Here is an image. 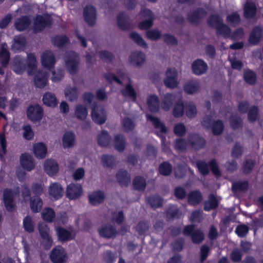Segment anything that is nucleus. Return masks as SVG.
<instances>
[{"label":"nucleus","mask_w":263,"mask_h":263,"mask_svg":"<svg viewBox=\"0 0 263 263\" xmlns=\"http://www.w3.org/2000/svg\"><path fill=\"white\" fill-rule=\"evenodd\" d=\"M80 57L78 53L70 50L64 55L65 65L67 71L71 75L76 74L79 70Z\"/></svg>","instance_id":"nucleus-1"},{"label":"nucleus","mask_w":263,"mask_h":263,"mask_svg":"<svg viewBox=\"0 0 263 263\" xmlns=\"http://www.w3.org/2000/svg\"><path fill=\"white\" fill-rule=\"evenodd\" d=\"M212 117L211 114L203 117L201 122V125L205 129H212L214 135L219 136L224 130V124L222 121L219 119L213 121Z\"/></svg>","instance_id":"nucleus-2"},{"label":"nucleus","mask_w":263,"mask_h":263,"mask_svg":"<svg viewBox=\"0 0 263 263\" xmlns=\"http://www.w3.org/2000/svg\"><path fill=\"white\" fill-rule=\"evenodd\" d=\"M53 22L52 17L48 13L44 15L37 14L34 19L33 31L37 33L42 31L46 27L50 28Z\"/></svg>","instance_id":"nucleus-3"},{"label":"nucleus","mask_w":263,"mask_h":263,"mask_svg":"<svg viewBox=\"0 0 263 263\" xmlns=\"http://www.w3.org/2000/svg\"><path fill=\"white\" fill-rule=\"evenodd\" d=\"M183 234L185 236H190L194 244H199L204 238L203 232L199 229H195L194 224H188L185 226L183 230Z\"/></svg>","instance_id":"nucleus-4"},{"label":"nucleus","mask_w":263,"mask_h":263,"mask_svg":"<svg viewBox=\"0 0 263 263\" xmlns=\"http://www.w3.org/2000/svg\"><path fill=\"white\" fill-rule=\"evenodd\" d=\"M26 115L28 119L35 123L40 122L44 116V110L38 104H31L26 109Z\"/></svg>","instance_id":"nucleus-5"},{"label":"nucleus","mask_w":263,"mask_h":263,"mask_svg":"<svg viewBox=\"0 0 263 263\" xmlns=\"http://www.w3.org/2000/svg\"><path fill=\"white\" fill-rule=\"evenodd\" d=\"M187 138L189 148L194 151H198L205 147L206 145L205 139L198 133H190Z\"/></svg>","instance_id":"nucleus-6"},{"label":"nucleus","mask_w":263,"mask_h":263,"mask_svg":"<svg viewBox=\"0 0 263 263\" xmlns=\"http://www.w3.org/2000/svg\"><path fill=\"white\" fill-rule=\"evenodd\" d=\"M20 194L19 189L17 188L14 192L11 189L6 188L3 192V202L6 210L12 212L14 211L15 204L14 202V197L15 195Z\"/></svg>","instance_id":"nucleus-7"},{"label":"nucleus","mask_w":263,"mask_h":263,"mask_svg":"<svg viewBox=\"0 0 263 263\" xmlns=\"http://www.w3.org/2000/svg\"><path fill=\"white\" fill-rule=\"evenodd\" d=\"M91 118L94 122L102 125L106 120V115L104 109L101 106L94 102L91 106Z\"/></svg>","instance_id":"nucleus-8"},{"label":"nucleus","mask_w":263,"mask_h":263,"mask_svg":"<svg viewBox=\"0 0 263 263\" xmlns=\"http://www.w3.org/2000/svg\"><path fill=\"white\" fill-rule=\"evenodd\" d=\"M50 258L53 263H65L68 257L64 248L61 246H57L52 250Z\"/></svg>","instance_id":"nucleus-9"},{"label":"nucleus","mask_w":263,"mask_h":263,"mask_svg":"<svg viewBox=\"0 0 263 263\" xmlns=\"http://www.w3.org/2000/svg\"><path fill=\"white\" fill-rule=\"evenodd\" d=\"M207 13V11L203 8H197L187 14V19L191 24L197 25L201 23Z\"/></svg>","instance_id":"nucleus-10"},{"label":"nucleus","mask_w":263,"mask_h":263,"mask_svg":"<svg viewBox=\"0 0 263 263\" xmlns=\"http://www.w3.org/2000/svg\"><path fill=\"white\" fill-rule=\"evenodd\" d=\"M146 118L148 120L153 123L155 128L160 129V132H156V134L161 138L162 143H164L166 139L165 135H163V134H166L167 132V129L164 124L158 118L152 115H147Z\"/></svg>","instance_id":"nucleus-11"},{"label":"nucleus","mask_w":263,"mask_h":263,"mask_svg":"<svg viewBox=\"0 0 263 263\" xmlns=\"http://www.w3.org/2000/svg\"><path fill=\"white\" fill-rule=\"evenodd\" d=\"M166 78L164 80L165 86L169 88L173 89L176 88L178 85L177 78L178 73L174 68H169L165 72Z\"/></svg>","instance_id":"nucleus-12"},{"label":"nucleus","mask_w":263,"mask_h":263,"mask_svg":"<svg viewBox=\"0 0 263 263\" xmlns=\"http://www.w3.org/2000/svg\"><path fill=\"white\" fill-rule=\"evenodd\" d=\"M83 17L85 22L89 26H94L97 20V10L96 8L91 5H86L83 9Z\"/></svg>","instance_id":"nucleus-13"},{"label":"nucleus","mask_w":263,"mask_h":263,"mask_svg":"<svg viewBox=\"0 0 263 263\" xmlns=\"http://www.w3.org/2000/svg\"><path fill=\"white\" fill-rule=\"evenodd\" d=\"M82 186L80 184L71 183L67 186L66 197L70 200H75L82 195Z\"/></svg>","instance_id":"nucleus-14"},{"label":"nucleus","mask_w":263,"mask_h":263,"mask_svg":"<svg viewBox=\"0 0 263 263\" xmlns=\"http://www.w3.org/2000/svg\"><path fill=\"white\" fill-rule=\"evenodd\" d=\"M13 71L17 74L23 73L27 68L26 61L20 55H16L13 59L12 64Z\"/></svg>","instance_id":"nucleus-15"},{"label":"nucleus","mask_w":263,"mask_h":263,"mask_svg":"<svg viewBox=\"0 0 263 263\" xmlns=\"http://www.w3.org/2000/svg\"><path fill=\"white\" fill-rule=\"evenodd\" d=\"M117 25L123 31L129 30L131 28V24L128 15L125 12H120L117 17Z\"/></svg>","instance_id":"nucleus-16"},{"label":"nucleus","mask_w":263,"mask_h":263,"mask_svg":"<svg viewBox=\"0 0 263 263\" xmlns=\"http://www.w3.org/2000/svg\"><path fill=\"white\" fill-rule=\"evenodd\" d=\"M41 63L44 68L50 69L54 67L55 63L54 55L52 51H44L41 56Z\"/></svg>","instance_id":"nucleus-17"},{"label":"nucleus","mask_w":263,"mask_h":263,"mask_svg":"<svg viewBox=\"0 0 263 263\" xmlns=\"http://www.w3.org/2000/svg\"><path fill=\"white\" fill-rule=\"evenodd\" d=\"M191 68L194 74L200 76L206 72L208 66L207 64L203 60L198 59L192 63Z\"/></svg>","instance_id":"nucleus-18"},{"label":"nucleus","mask_w":263,"mask_h":263,"mask_svg":"<svg viewBox=\"0 0 263 263\" xmlns=\"http://www.w3.org/2000/svg\"><path fill=\"white\" fill-rule=\"evenodd\" d=\"M31 23L30 17L28 15H22L15 21L14 26L18 31H24L27 30Z\"/></svg>","instance_id":"nucleus-19"},{"label":"nucleus","mask_w":263,"mask_h":263,"mask_svg":"<svg viewBox=\"0 0 263 263\" xmlns=\"http://www.w3.org/2000/svg\"><path fill=\"white\" fill-rule=\"evenodd\" d=\"M263 33V29L260 26H255L250 33L248 42L253 45H257L260 41Z\"/></svg>","instance_id":"nucleus-20"},{"label":"nucleus","mask_w":263,"mask_h":263,"mask_svg":"<svg viewBox=\"0 0 263 263\" xmlns=\"http://www.w3.org/2000/svg\"><path fill=\"white\" fill-rule=\"evenodd\" d=\"M56 234L58 240L62 242H67L73 240L75 238V235H72L71 232L66 229L58 227L55 228Z\"/></svg>","instance_id":"nucleus-21"},{"label":"nucleus","mask_w":263,"mask_h":263,"mask_svg":"<svg viewBox=\"0 0 263 263\" xmlns=\"http://www.w3.org/2000/svg\"><path fill=\"white\" fill-rule=\"evenodd\" d=\"M145 54L140 51H133L129 57V60L131 64L139 67L142 66L145 62Z\"/></svg>","instance_id":"nucleus-22"},{"label":"nucleus","mask_w":263,"mask_h":263,"mask_svg":"<svg viewBox=\"0 0 263 263\" xmlns=\"http://www.w3.org/2000/svg\"><path fill=\"white\" fill-rule=\"evenodd\" d=\"M20 163L26 171H31L35 167V163L31 156L27 153L22 154L20 156Z\"/></svg>","instance_id":"nucleus-23"},{"label":"nucleus","mask_w":263,"mask_h":263,"mask_svg":"<svg viewBox=\"0 0 263 263\" xmlns=\"http://www.w3.org/2000/svg\"><path fill=\"white\" fill-rule=\"evenodd\" d=\"M116 178L118 182L122 187L127 186L130 183V175L125 170H119L116 174Z\"/></svg>","instance_id":"nucleus-24"},{"label":"nucleus","mask_w":263,"mask_h":263,"mask_svg":"<svg viewBox=\"0 0 263 263\" xmlns=\"http://www.w3.org/2000/svg\"><path fill=\"white\" fill-rule=\"evenodd\" d=\"M34 84L36 87L43 88L47 84V73L43 70H39L34 77Z\"/></svg>","instance_id":"nucleus-25"},{"label":"nucleus","mask_w":263,"mask_h":263,"mask_svg":"<svg viewBox=\"0 0 263 263\" xmlns=\"http://www.w3.org/2000/svg\"><path fill=\"white\" fill-rule=\"evenodd\" d=\"M100 235L104 238H110L117 234L116 229L111 225H104L98 229Z\"/></svg>","instance_id":"nucleus-26"},{"label":"nucleus","mask_w":263,"mask_h":263,"mask_svg":"<svg viewBox=\"0 0 263 263\" xmlns=\"http://www.w3.org/2000/svg\"><path fill=\"white\" fill-rule=\"evenodd\" d=\"M64 190L61 185L57 182L52 183L49 188V194L53 200L60 199L63 195Z\"/></svg>","instance_id":"nucleus-27"},{"label":"nucleus","mask_w":263,"mask_h":263,"mask_svg":"<svg viewBox=\"0 0 263 263\" xmlns=\"http://www.w3.org/2000/svg\"><path fill=\"white\" fill-rule=\"evenodd\" d=\"M147 105L152 112H158L160 109V100L156 95H150L147 98Z\"/></svg>","instance_id":"nucleus-28"},{"label":"nucleus","mask_w":263,"mask_h":263,"mask_svg":"<svg viewBox=\"0 0 263 263\" xmlns=\"http://www.w3.org/2000/svg\"><path fill=\"white\" fill-rule=\"evenodd\" d=\"M243 16L245 18L250 20L253 18L257 13V8L252 2H247L243 8Z\"/></svg>","instance_id":"nucleus-29"},{"label":"nucleus","mask_w":263,"mask_h":263,"mask_svg":"<svg viewBox=\"0 0 263 263\" xmlns=\"http://www.w3.org/2000/svg\"><path fill=\"white\" fill-rule=\"evenodd\" d=\"M105 198L104 193L100 191L92 192L88 196L89 202L92 205L96 206L102 203Z\"/></svg>","instance_id":"nucleus-30"},{"label":"nucleus","mask_w":263,"mask_h":263,"mask_svg":"<svg viewBox=\"0 0 263 263\" xmlns=\"http://www.w3.org/2000/svg\"><path fill=\"white\" fill-rule=\"evenodd\" d=\"M203 196L201 192L199 190L191 191L187 196V202L191 205L196 206L202 201Z\"/></svg>","instance_id":"nucleus-31"},{"label":"nucleus","mask_w":263,"mask_h":263,"mask_svg":"<svg viewBox=\"0 0 263 263\" xmlns=\"http://www.w3.org/2000/svg\"><path fill=\"white\" fill-rule=\"evenodd\" d=\"M44 170L47 174L52 176L56 175L58 172L59 165L55 160L47 159L44 164Z\"/></svg>","instance_id":"nucleus-32"},{"label":"nucleus","mask_w":263,"mask_h":263,"mask_svg":"<svg viewBox=\"0 0 263 263\" xmlns=\"http://www.w3.org/2000/svg\"><path fill=\"white\" fill-rule=\"evenodd\" d=\"M10 59V54L7 49L6 43H3L0 49V63L3 67L8 66Z\"/></svg>","instance_id":"nucleus-33"},{"label":"nucleus","mask_w":263,"mask_h":263,"mask_svg":"<svg viewBox=\"0 0 263 263\" xmlns=\"http://www.w3.org/2000/svg\"><path fill=\"white\" fill-rule=\"evenodd\" d=\"M26 61L28 74L32 76L37 68V61L35 55L32 53L28 54Z\"/></svg>","instance_id":"nucleus-34"},{"label":"nucleus","mask_w":263,"mask_h":263,"mask_svg":"<svg viewBox=\"0 0 263 263\" xmlns=\"http://www.w3.org/2000/svg\"><path fill=\"white\" fill-rule=\"evenodd\" d=\"M76 136L72 132H66L62 138V144L64 148H68L74 146Z\"/></svg>","instance_id":"nucleus-35"},{"label":"nucleus","mask_w":263,"mask_h":263,"mask_svg":"<svg viewBox=\"0 0 263 263\" xmlns=\"http://www.w3.org/2000/svg\"><path fill=\"white\" fill-rule=\"evenodd\" d=\"M218 204L219 202L216 196L213 194H210L208 200L204 202L203 210L207 212L215 210L217 208Z\"/></svg>","instance_id":"nucleus-36"},{"label":"nucleus","mask_w":263,"mask_h":263,"mask_svg":"<svg viewBox=\"0 0 263 263\" xmlns=\"http://www.w3.org/2000/svg\"><path fill=\"white\" fill-rule=\"evenodd\" d=\"M147 202L154 209L160 208L163 203V198L158 194L151 195L146 198Z\"/></svg>","instance_id":"nucleus-37"},{"label":"nucleus","mask_w":263,"mask_h":263,"mask_svg":"<svg viewBox=\"0 0 263 263\" xmlns=\"http://www.w3.org/2000/svg\"><path fill=\"white\" fill-rule=\"evenodd\" d=\"M47 152V147L43 142L37 143L33 146L34 154L38 159L44 158L46 156Z\"/></svg>","instance_id":"nucleus-38"},{"label":"nucleus","mask_w":263,"mask_h":263,"mask_svg":"<svg viewBox=\"0 0 263 263\" xmlns=\"http://www.w3.org/2000/svg\"><path fill=\"white\" fill-rule=\"evenodd\" d=\"M165 216L168 220L179 219L181 217V213L176 205H171L165 211Z\"/></svg>","instance_id":"nucleus-39"},{"label":"nucleus","mask_w":263,"mask_h":263,"mask_svg":"<svg viewBox=\"0 0 263 263\" xmlns=\"http://www.w3.org/2000/svg\"><path fill=\"white\" fill-rule=\"evenodd\" d=\"M111 141V137L108 132L105 130H102L97 137L98 144L101 147L108 146Z\"/></svg>","instance_id":"nucleus-40"},{"label":"nucleus","mask_w":263,"mask_h":263,"mask_svg":"<svg viewBox=\"0 0 263 263\" xmlns=\"http://www.w3.org/2000/svg\"><path fill=\"white\" fill-rule=\"evenodd\" d=\"M175 150L180 152H186L189 148L187 138L186 139L183 138H177L174 143Z\"/></svg>","instance_id":"nucleus-41"},{"label":"nucleus","mask_w":263,"mask_h":263,"mask_svg":"<svg viewBox=\"0 0 263 263\" xmlns=\"http://www.w3.org/2000/svg\"><path fill=\"white\" fill-rule=\"evenodd\" d=\"M43 101L45 105L49 107H55L58 105V100L53 93L46 92L43 97Z\"/></svg>","instance_id":"nucleus-42"},{"label":"nucleus","mask_w":263,"mask_h":263,"mask_svg":"<svg viewBox=\"0 0 263 263\" xmlns=\"http://www.w3.org/2000/svg\"><path fill=\"white\" fill-rule=\"evenodd\" d=\"M115 149L119 152H123L125 148V139L122 134L116 135L114 139Z\"/></svg>","instance_id":"nucleus-43"},{"label":"nucleus","mask_w":263,"mask_h":263,"mask_svg":"<svg viewBox=\"0 0 263 263\" xmlns=\"http://www.w3.org/2000/svg\"><path fill=\"white\" fill-rule=\"evenodd\" d=\"M43 202L40 197H32L30 199V207L32 212L39 213L42 209Z\"/></svg>","instance_id":"nucleus-44"},{"label":"nucleus","mask_w":263,"mask_h":263,"mask_svg":"<svg viewBox=\"0 0 263 263\" xmlns=\"http://www.w3.org/2000/svg\"><path fill=\"white\" fill-rule=\"evenodd\" d=\"M51 41L54 46L59 48H62L69 43L68 37L65 35H56L52 39Z\"/></svg>","instance_id":"nucleus-45"},{"label":"nucleus","mask_w":263,"mask_h":263,"mask_svg":"<svg viewBox=\"0 0 263 263\" xmlns=\"http://www.w3.org/2000/svg\"><path fill=\"white\" fill-rule=\"evenodd\" d=\"M133 187L135 190L143 191L146 186V182L145 178L141 176L135 177L133 181Z\"/></svg>","instance_id":"nucleus-46"},{"label":"nucleus","mask_w":263,"mask_h":263,"mask_svg":"<svg viewBox=\"0 0 263 263\" xmlns=\"http://www.w3.org/2000/svg\"><path fill=\"white\" fill-rule=\"evenodd\" d=\"M175 100V96L171 93H167L164 95L162 101L161 107L165 111L168 110L172 106Z\"/></svg>","instance_id":"nucleus-47"},{"label":"nucleus","mask_w":263,"mask_h":263,"mask_svg":"<svg viewBox=\"0 0 263 263\" xmlns=\"http://www.w3.org/2000/svg\"><path fill=\"white\" fill-rule=\"evenodd\" d=\"M189 168L187 164L184 162L178 164L174 168L175 177L179 179L183 178L185 176Z\"/></svg>","instance_id":"nucleus-48"},{"label":"nucleus","mask_w":263,"mask_h":263,"mask_svg":"<svg viewBox=\"0 0 263 263\" xmlns=\"http://www.w3.org/2000/svg\"><path fill=\"white\" fill-rule=\"evenodd\" d=\"M216 32L217 35H221L227 39L230 37L231 29L227 25L222 22L219 25L216 26Z\"/></svg>","instance_id":"nucleus-49"},{"label":"nucleus","mask_w":263,"mask_h":263,"mask_svg":"<svg viewBox=\"0 0 263 263\" xmlns=\"http://www.w3.org/2000/svg\"><path fill=\"white\" fill-rule=\"evenodd\" d=\"M173 166L168 161H163L158 167L159 174L163 176H168L172 173Z\"/></svg>","instance_id":"nucleus-50"},{"label":"nucleus","mask_w":263,"mask_h":263,"mask_svg":"<svg viewBox=\"0 0 263 263\" xmlns=\"http://www.w3.org/2000/svg\"><path fill=\"white\" fill-rule=\"evenodd\" d=\"M122 95L124 97L129 98L133 102H136L137 100V93L130 84H127L124 89L121 90Z\"/></svg>","instance_id":"nucleus-51"},{"label":"nucleus","mask_w":263,"mask_h":263,"mask_svg":"<svg viewBox=\"0 0 263 263\" xmlns=\"http://www.w3.org/2000/svg\"><path fill=\"white\" fill-rule=\"evenodd\" d=\"M64 94L65 97L68 99L70 102H73L77 100L79 97L78 89L76 87H69L65 89Z\"/></svg>","instance_id":"nucleus-52"},{"label":"nucleus","mask_w":263,"mask_h":263,"mask_svg":"<svg viewBox=\"0 0 263 263\" xmlns=\"http://www.w3.org/2000/svg\"><path fill=\"white\" fill-rule=\"evenodd\" d=\"M185 106L182 100H178L175 104L173 110V114L175 117L180 118L183 116Z\"/></svg>","instance_id":"nucleus-53"},{"label":"nucleus","mask_w":263,"mask_h":263,"mask_svg":"<svg viewBox=\"0 0 263 263\" xmlns=\"http://www.w3.org/2000/svg\"><path fill=\"white\" fill-rule=\"evenodd\" d=\"M226 21L232 27H236L240 24L241 18L238 12L235 11L227 16Z\"/></svg>","instance_id":"nucleus-54"},{"label":"nucleus","mask_w":263,"mask_h":263,"mask_svg":"<svg viewBox=\"0 0 263 263\" xmlns=\"http://www.w3.org/2000/svg\"><path fill=\"white\" fill-rule=\"evenodd\" d=\"M74 113L78 119L84 120L88 115L87 108L81 104H78L76 107Z\"/></svg>","instance_id":"nucleus-55"},{"label":"nucleus","mask_w":263,"mask_h":263,"mask_svg":"<svg viewBox=\"0 0 263 263\" xmlns=\"http://www.w3.org/2000/svg\"><path fill=\"white\" fill-rule=\"evenodd\" d=\"M55 216L54 210L51 208H45L42 213V218L47 222H52Z\"/></svg>","instance_id":"nucleus-56"},{"label":"nucleus","mask_w":263,"mask_h":263,"mask_svg":"<svg viewBox=\"0 0 263 263\" xmlns=\"http://www.w3.org/2000/svg\"><path fill=\"white\" fill-rule=\"evenodd\" d=\"M243 79L247 83L250 85H254L257 80L256 74L253 70L248 69L244 72Z\"/></svg>","instance_id":"nucleus-57"},{"label":"nucleus","mask_w":263,"mask_h":263,"mask_svg":"<svg viewBox=\"0 0 263 263\" xmlns=\"http://www.w3.org/2000/svg\"><path fill=\"white\" fill-rule=\"evenodd\" d=\"M130 39L139 46L146 49L148 45L143 38L136 32H132L129 34Z\"/></svg>","instance_id":"nucleus-58"},{"label":"nucleus","mask_w":263,"mask_h":263,"mask_svg":"<svg viewBox=\"0 0 263 263\" xmlns=\"http://www.w3.org/2000/svg\"><path fill=\"white\" fill-rule=\"evenodd\" d=\"M199 89L198 84L192 82H189L183 85V89L185 93L189 95H193L198 92Z\"/></svg>","instance_id":"nucleus-59"},{"label":"nucleus","mask_w":263,"mask_h":263,"mask_svg":"<svg viewBox=\"0 0 263 263\" xmlns=\"http://www.w3.org/2000/svg\"><path fill=\"white\" fill-rule=\"evenodd\" d=\"M186 116L189 118H193L197 115V110L195 104L193 102H189L185 106Z\"/></svg>","instance_id":"nucleus-60"},{"label":"nucleus","mask_w":263,"mask_h":263,"mask_svg":"<svg viewBox=\"0 0 263 263\" xmlns=\"http://www.w3.org/2000/svg\"><path fill=\"white\" fill-rule=\"evenodd\" d=\"M222 22L221 17L217 14H211L208 20L207 24L210 28H215Z\"/></svg>","instance_id":"nucleus-61"},{"label":"nucleus","mask_w":263,"mask_h":263,"mask_svg":"<svg viewBox=\"0 0 263 263\" xmlns=\"http://www.w3.org/2000/svg\"><path fill=\"white\" fill-rule=\"evenodd\" d=\"M101 161L104 167L112 168L115 164V159L112 155L104 154L102 156Z\"/></svg>","instance_id":"nucleus-62"},{"label":"nucleus","mask_w":263,"mask_h":263,"mask_svg":"<svg viewBox=\"0 0 263 263\" xmlns=\"http://www.w3.org/2000/svg\"><path fill=\"white\" fill-rule=\"evenodd\" d=\"M259 109L257 106L253 105L250 108L248 112V120L252 123L255 122L258 117Z\"/></svg>","instance_id":"nucleus-63"},{"label":"nucleus","mask_w":263,"mask_h":263,"mask_svg":"<svg viewBox=\"0 0 263 263\" xmlns=\"http://www.w3.org/2000/svg\"><path fill=\"white\" fill-rule=\"evenodd\" d=\"M230 124L233 129L242 127V120L240 117L232 115L230 117Z\"/></svg>","instance_id":"nucleus-64"}]
</instances>
